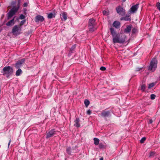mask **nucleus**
Returning <instances> with one entry per match:
<instances>
[{
	"label": "nucleus",
	"instance_id": "412c9836",
	"mask_svg": "<svg viewBox=\"0 0 160 160\" xmlns=\"http://www.w3.org/2000/svg\"><path fill=\"white\" fill-rule=\"evenodd\" d=\"M55 16V14H53L52 13H50L48 14V18L51 19L53 18H54Z\"/></svg>",
	"mask_w": 160,
	"mask_h": 160
},
{
	"label": "nucleus",
	"instance_id": "f704fd0d",
	"mask_svg": "<svg viewBox=\"0 0 160 160\" xmlns=\"http://www.w3.org/2000/svg\"><path fill=\"white\" fill-rule=\"evenodd\" d=\"M136 31H137V29H135V28H133L132 30V33H135L136 32Z\"/></svg>",
	"mask_w": 160,
	"mask_h": 160
},
{
	"label": "nucleus",
	"instance_id": "5701e85b",
	"mask_svg": "<svg viewBox=\"0 0 160 160\" xmlns=\"http://www.w3.org/2000/svg\"><path fill=\"white\" fill-rule=\"evenodd\" d=\"M84 103L86 107H87L90 104V102L88 100L85 99L84 101Z\"/></svg>",
	"mask_w": 160,
	"mask_h": 160
},
{
	"label": "nucleus",
	"instance_id": "4c0bfd02",
	"mask_svg": "<svg viewBox=\"0 0 160 160\" xmlns=\"http://www.w3.org/2000/svg\"><path fill=\"white\" fill-rule=\"evenodd\" d=\"M142 69V68H136V70L137 71H139Z\"/></svg>",
	"mask_w": 160,
	"mask_h": 160
},
{
	"label": "nucleus",
	"instance_id": "ddd939ff",
	"mask_svg": "<svg viewBox=\"0 0 160 160\" xmlns=\"http://www.w3.org/2000/svg\"><path fill=\"white\" fill-rule=\"evenodd\" d=\"M132 28V25L130 24L127 26L126 28L124 30V32L125 33H129Z\"/></svg>",
	"mask_w": 160,
	"mask_h": 160
},
{
	"label": "nucleus",
	"instance_id": "aec40b11",
	"mask_svg": "<svg viewBox=\"0 0 160 160\" xmlns=\"http://www.w3.org/2000/svg\"><path fill=\"white\" fill-rule=\"evenodd\" d=\"M14 19H13L8 22L6 23V25L7 26H11L14 24Z\"/></svg>",
	"mask_w": 160,
	"mask_h": 160
},
{
	"label": "nucleus",
	"instance_id": "c03bdc74",
	"mask_svg": "<svg viewBox=\"0 0 160 160\" xmlns=\"http://www.w3.org/2000/svg\"><path fill=\"white\" fill-rule=\"evenodd\" d=\"M24 13H25V12L26 11V9H24Z\"/></svg>",
	"mask_w": 160,
	"mask_h": 160
},
{
	"label": "nucleus",
	"instance_id": "9d476101",
	"mask_svg": "<svg viewBox=\"0 0 160 160\" xmlns=\"http://www.w3.org/2000/svg\"><path fill=\"white\" fill-rule=\"evenodd\" d=\"M24 62L25 59H22L18 61L15 64V67L16 68L18 69L21 67Z\"/></svg>",
	"mask_w": 160,
	"mask_h": 160
},
{
	"label": "nucleus",
	"instance_id": "dca6fc26",
	"mask_svg": "<svg viewBox=\"0 0 160 160\" xmlns=\"http://www.w3.org/2000/svg\"><path fill=\"white\" fill-rule=\"evenodd\" d=\"M113 26L116 28H118L120 27V22L118 21H115L113 23Z\"/></svg>",
	"mask_w": 160,
	"mask_h": 160
},
{
	"label": "nucleus",
	"instance_id": "a18cd8bd",
	"mask_svg": "<svg viewBox=\"0 0 160 160\" xmlns=\"http://www.w3.org/2000/svg\"><path fill=\"white\" fill-rule=\"evenodd\" d=\"M159 80H160V76L159 77Z\"/></svg>",
	"mask_w": 160,
	"mask_h": 160
},
{
	"label": "nucleus",
	"instance_id": "4be33fe9",
	"mask_svg": "<svg viewBox=\"0 0 160 160\" xmlns=\"http://www.w3.org/2000/svg\"><path fill=\"white\" fill-rule=\"evenodd\" d=\"M76 45L74 44L71 47V48L70 49V52L71 53H72L75 50V48H76Z\"/></svg>",
	"mask_w": 160,
	"mask_h": 160
},
{
	"label": "nucleus",
	"instance_id": "a878e982",
	"mask_svg": "<svg viewBox=\"0 0 160 160\" xmlns=\"http://www.w3.org/2000/svg\"><path fill=\"white\" fill-rule=\"evenodd\" d=\"M146 139V138L145 137L142 138L140 140V142L141 143H142L144 142V141Z\"/></svg>",
	"mask_w": 160,
	"mask_h": 160
},
{
	"label": "nucleus",
	"instance_id": "393cba45",
	"mask_svg": "<svg viewBox=\"0 0 160 160\" xmlns=\"http://www.w3.org/2000/svg\"><path fill=\"white\" fill-rule=\"evenodd\" d=\"M71 148L70 147H68L66 149L67 153L69 154H71Z\"/></svg>",
	"mask_w": 160,
	"mask_h": 160
},
{
	"label": "nucleus",
	"instance_id": "6ab92c4d",
	"mask_svg": "<svg viewBox=\"0 0 160 160\" xmlns=\"http://www.w3.org/2000/svg\"><path fill=\"white\" fill-rule=\"evenodd\" d=\"M94 144L95 145H97L99 144V139L95 138H93Z\"/></svg>",
	"mask_w": 160,
	"mask_h": 160
},
{
	"label": "nucleus",
	"instance_id": "37998d69",
	"mask_svg": "<svg viewBox=\"0 0 160 160\" xmlns=\"http://www.w3.org/2000/svg\"><path fill=\"white\" fill-rule=\"evenodd\" d=\"M126 1V0H122V2H124Z\"/></svg>",
	"mask_w": 160,
	"mask_h": 160
},
{
	"label": "nucleus",
	"instance_id": "79ce46f5",
	"mask_svg": "<svg viewBox=\"0 0 160 160\" xmlns=\"http://www.w3.org/2000/svg\"><path fill=\"white\" fill-rule=\"evenodd\" d=\"M99 160H103V157H102L101 158H100Z\"/></svg>",
	"mask_w": 160,
	"mask_h": 160
},
{
	"label": "nucleus",
	"instance_id": "f257e3e1",
	"mask_svg": "<svg viewBox=\"0 0 160 160\" xmlns=\"http://www.w3.org/2000/svg\"><path fill=\"white\" fill-rule=\"evenodd\" d=\"M110 30L113 43H123L128 40L127 37L124 33H117L114 29L112 28H110Z\"/></svg>",
	"mask_w": 160,
	"mask_h": 160
},
{
	"label": "nucleus",
	"instance_id": "58836bf2",
	"mask_svg": "<svg viewBox=\"0 0 160 160\" xmlns=\"http://www.w3.org/2000/svg\"><path fill=\"white\" fill-rule=\"evenodd\" d=\"M27 5H28V4L27 2L24 3L23 4V6L24 7H27Z\"/></svg>",
	"mask_w": 160,
	"mask_h": 160
},
{
	"label": "nucleus",
	"instance_id": "4468645a",
	"mask_svg": "<svg viewBox=\"0 0 160 160\" xmlns=\"http://www.w3.org/2000/svg\"><path fill=\"white\" fill-rule=\"evenodd\" d=\"M79 122V119L78 118H76L74 120L75 123L74 124V126L77 128L80 127V125Z\"/></svg>",
	"mask_w": 160,
	"mask_h": 160
},
{
	"label": "nucleus",
	"instance_id": "ea45409f",
	"mask_svg": "<svg viewBox=\"0 0 160 160\" xmlns=\"http://www.w3.org/2000/svg\"><path fill=\"white\" fill-rule=\"evenodd\" d=\"M153 122V121H152V120L151 119H150L149 121V123H150V124H151Z\"/></svg>",
	"mask_w": 160,
	"mask_h": 160
},
{
	"label": "nucleus",
	"instance_id": "0eeeda50",
	"mask_svg": "<svg viewBox=\"0 0 160 160\" xmlns=\"http://www.w3.org/2000/svg\"><path fill=\"white\" fill-rule=\"evenodd\" d=\"M116 10L117 13L121 16H124L125 14V10L123 8L119 6L116 8Z\"/></svg>",
	"mask_w": 160,
	"mask_h": 160
},
{
	"label": "nucleus",
	"instance_id": "2f4dec72",
	"mask_svg": "<svg viewBox=\"0 0 160 160\" xmlns=\"http://www.w3.org/2000/svg\"><path fill=\"white\" fill-rule=\"evenodd\" d=\"M19 18L20 19H23L25 18V16L23 15L22 14L20 15Z\"/></svg>",
	"mask_w": 160,
	"mask_h": 160
},
{
	"label": "nucleus",
	"instance_id": "c85d7f7f",
	"mask_svg": "<svg viewBox=\"0 0 160 160\" xmlns=\"http://www.w3.org/2000/svg\"><path fill=\"white\" fill-rule=\"evenodd\" d=\"M156 96L154 94H152L150 96V98L152 100H153L155 99Z\"/></svg>",
	"mask_w": 160,
	"mask_h": 160
},
{
	"label": "nucleus",
	"instance_id": "c9c22d12",
	"mask_svg": "<svg viewBox=\"0 0 160 160\" xmlns=\"http://www.w3.org/2000/svg\"><path fill=\"white\" fill-rule=\"evenodd\" d=\"M91 113V111L90 110H88L87 112V114H88V115H90Z\"/></svg>",
	"mask_w": 160,
	"mask_h": 160
},
{
	"label": "nucleus",
	"instance_id": "2eb2a0df",
	"mask_svg": "<svg viewBox=\"0 0 160 160\" xmlns=\"http://www.w3.org/2000/svg\"><path fill=\"white\" fill-rule=\"evenodd\" d=\"M62 18V20L66 21L67 19V12H61Z\"/></svg>",
	"mask_w": 160,
	"mask_h": 160
},
{
	"label": "nucleus",
	"instance_id": "9b49d317",
	"mask_svg": "<svg viewBox=\"0 0 160 160\" xmlns=\"http://www.w3.org/2000/svg\"><path fill=\"white\" fill-rule=\"evenodd\" d=\"M139 4H137L136 5L132 6L130 8V12L132 13H134L136 11L139 7Z\"/></svg>",
	"mask_w": 160,
	"mask_h": 160
},
{
	"label": "nucleus",
	"instance_id": "c756f323",
	"mask_svg": "<svg viewBox=\"0 0 160 160\" xmlns=\"http://www.w3.org/2000/svg\"><path fill=\"white\" fill-rule=\"evenodd\" d=\"M99 147L100 148H104V145L102 143H100L99 144Z\"/></svg>",
	"mask_w": 160,
	"mask_h": 160
},
{
	"label": "nucleus",
	"instance_id": "f8f14e48",
	"mask_svg": "<svg viewBox=\"0 0 160 160\" xmlns=\"http://www.w3.org/2000/svg\"><path fill=\"white\" fill-rule=\"evenodd\" d=\"M44 20V18L42 16L38 15L35 17V21L37 22H42Z\"/></svg>",
	"mask_w": 160,
	"mask_h": 160
},
{
	"label": "nucleus",
	"instance_id": "7ed1b4c3",
	"mask_svg": "<svg viewBox=\"0 0 160 160\" xmlns=\"http://www.w3.org/2000/svg\"><path fill=\"white\" fill-rule=\"evenodd\" d=\"M3 75H5L8 78L13 74V70L11 66H6L3 68Z\"/></svg>",
	"mask_w": 160,
	"mask_h": 160
},
{
	"label": "nucleus",
	"instance_id": "39448f33",
	"mask_svg": "<svg viewBox=\"0 0 160 160\" xmlns=\"http://www.w3.org/2000/svg\"><path fill=\"white\" fill-rule=\"evenodd\" d=\"M20 3V1H18V7H13L8 13V18H10L12 17L18 10L19 7V4Z\"/></svg>",
	"mask_w": 160,
	"mask_h": 160
},
{
	"label": "nucleus",
	"instance_id": "20e7f679",
	"mask_svg": "<svg viewBox=\"0 0 160 160\" xmlns=\"http://www.w3.org/2000/svg\"><path fill=\"white\" fill-rule=\"evenodd\" d=\"M157 60L156 58H153L150 62L148 68L149 70L152 71H154L157 68Z\"/></svg>",
	"mask_w": 160,
	"mask_h": 160
},
{
	"label": "nucleus",
	"instance_id": "bb28decb",
	"mask_svg": "<svg viewBox=\"0 0 160 160\" xmlns=\"http://www.w3.org/2000/svg\"><path fill=\"white\" fill-rule=\"evenodd\" d=\"M154 83H152L150 84L148 86V88L150 89L152 87H153L154 86Z\"/></svg>",
	"mask_w": 160,
	"mask_h": 160
},
{
	"label": "nucleus",
	"instance_id": "423d86ee",
	"mask_svg": "<svg viewBox=\"0 0 160 160\" xmlns=\"http://www.w3.org/2000/svg\"><path fill=\"white\" fill-rule=\"evenodd\" d=\"M21 28L20 26L15 25L13 27L12 32L14 35L17 36L21 34Z\"/></svg>",
	"mask_w": 160,
	"mask_h": 160
},
{
	"label": "nucleus",
	"instance_id": "1a4fd4ad",
	"mask_svg": "<svg viewBox=\"0 0 160 160\" xmlns=\"http://www.w3.org/2000/svg\"><path fill=\"white\" fill-rule=\"evenodd\" d=\"M56 133V131H55V129H52L47 133L46 138H48L52 137L55 135Z\"/></svg>",
	"mask_w": 160,
	"mask_h": 160
},
{
	"label": "nucleus",
	"instance_id": "6e6552de",
	"mask_svg": "<svg viewBox=\"0 0 160 160\" xmlns=\"http://www.w3.org/2000/svg\"><path fill=\"white\" fill-rule=\"evenodd\" d=\"M101 115L102 117L106 118L110 116L111 113L109 111L103 110L102 111Z\"/></svg>",
	"mask_w": 160,
	"mask_h": 160
},
{
	"label": "nucleus",
	"instance_id": "473e14b6",
	"mask_svg": "<svg viewBox=\"0 0 160 160\" xmlns=\"http://www.w3.org/2000/svg\"><path fill=\"white\" fill-rule=\"evenodd\" d=\"M154 154H155V152H151L150 153L149 157H151L153 156H154Z\"/></svg>",
	"mask_w": 160,
	"mask_h": 160
},
{
	"label": "nucleus",
	"instance_id": "f03ea898",
	"mask_svg": "<svg viewBox=\"0 0 160 160\" xmlns=\"http://www.w3.org/2000/svg\"><path fill=\"white\" fill-rule=\"evenodd\" d=\"M88 25L89 30L90 32H94L97 28L96 22L95 20L93 18H90L89 19Z\"/></svg>",
	"mask_w": 160,
	"mask_h": 160
},
{
	"label": "nucleus",
	"instance_id": "cd10ccee",
	"mask_svg": "<svg viewBox=\"0 0 160 160\" xmlns=\"http://www.w3.org/2000/svg\"><path fill=\"white\" fill-rule=\"evenodd\" d=\"M25 22H26L25 20H23L22 21H21V22H20V25L19 26H21H21Z\"/></svg>",
	"mask_w": 160,
	"mask_h": 160
},
{
	"label": "nucleus",
	"instance_id": "b1692460",
	"mask_svg": "<svg viewBox=\"0 0 160 160\" xmlns=\"http://www.w3.org/2000/svg\"><path fill=\"white\" fill-rule=\"evenodd\" d=\"M141 90L142 92H144L146 88V86L145 84H142L141 86Z\"/></svg>",
	"mask_w": 160,
	"mask_h": 160
},
{
	"label": "nucleus",
	"instance_id": "7c9ffc66",
	"mask_svg": "<svg viewBox=\"0 0 160 160\" xmlns=\"http://www.w3.org/2000/svg\"><path fill=\"white\" fill-rule=\"evenodd\" d=\"M157 7L158 9L160 11V3L159 2H158L157 3Z\"/></svg>",
	"mask_w": 160,
	"mask_h": 160
},
{
	"label": "nucleus",
	"instance_id": "a211bd4d",
	"mask_svg": "<svg viewBox=\"0 0 160 160\" xmlns=\"http://www.w3.org/2000/svg\"><path fill=\"white\" fill-rule=\"evenodd\" d=\"M22 72L21 69L20 68H18V69L16 71V75L17 76H18L20 75Z\"/></svg>",
	"mask_w": 160,
	"mask_h": 160
},
{
	"label": "nucleus",
	"instance_id": "a19ab883",
	"mask_svg": "<svg viewBox=\"0 0 160 160\" xmlns=\"http://www.w3.org/2000/svg\"><path fill=\"white\" fill-rule=\"evenodd\" d=\"M11 142V140H10L9 142V143H8V147L9 148V145H10V142Z\"/></svg>",
	"mask_w": 160,
	"mask_h": 160
},
{
	"label": "nucleus",
	"instance_id": "e433bc0d",
	"mask_svg": "<svg viewBox=\"0 0 160 160\" xmlns=\"http://www.w3.org/2000/svg\"><path fill=\"white\" fill-rule=\"evenodd\" d=\"M107 13L108 12H107L106 11H103V15H107Z\"/></svg>",
	"mask_w": 160,
	"mask_h": 160
},
{
	"label": "nucleus",
	"instance_id": "72a5a7b5",
	"mask_svg": "<svg viewBox=\"0 0 160 160\" xmlns=\"http://www.w3.org/2000/svg\"><path fill=\"white\" fill-rule=\"evenodd\" d=\"M106 68L105 67H103V66H102V67H101L100 68V70H101L102 71H104L106 70Z\"/></svg>",
	"mask_w": 160,
	"mask_h": 160
},
{
	"label": "nucleus",
	"instance_id": "f3484780",
	"mask_svg": "<svg viewBox=\"0 0 160 160\" xmlns=\"http://www.w3.org/2000/svg\"><path fill=\"white\" fill-rule=\"evenodd\" d=\"M129 16L126 15L124 17H122L121 18V20H125L127 21H130L131 19L129 18Z\"/></svg>",
	"mask_w": 160,
	"mask_h": 160
}]
</instances>
